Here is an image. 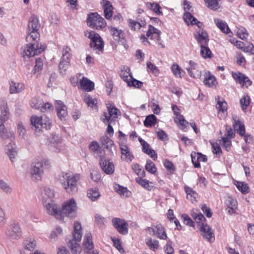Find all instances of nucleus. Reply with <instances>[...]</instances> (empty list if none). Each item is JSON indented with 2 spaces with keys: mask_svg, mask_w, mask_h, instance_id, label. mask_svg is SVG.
<instances>
[{
  "mask_svg": "<svg viewBox=\"0 0 254 254\" xmlns=\"http://www.w3.org/2000/svg\"><path fill=\"white\" fill-rule=\"evenodd\" d=\"M87 196L92 201H95L100 196V193L97 189H90L87 191Z\"/></svg>",
  "mask_w": 254,
  "mask_h": 254,
  "instance_id": "4c0bfd02",
  "label": "nucleus"
},
{
  "mask_svg": "<svg viewBox=\"0 0 254 254\" xmlns=\"http://www.w3.org/2000/svg\"><path fill=\"white\" fill-rule=\"evenodd\" d=\"M232 75L233 78L236 82H238L240 84H242L243 86H245L246 88H248L252 84V81L250 80L249 77L241 72H232Z\"/></svg>",
  "mask_w": 254,
  "mask_h": 254,
  "instance_id": "aec40b11",
  "label": "nucleus"
},
{
  "mask_svg": "<svg viewBox=\"0 0 254 254\" xmlns=\"http://www.w3.org/2000/svg\"><path fill=\"white\" fill-rule=\"evenodd\" d=\"M121 153V159L127 163L131 162L134 158V155L128 146L124 142H119Z\"/></svg>",
  "mask_w": 254,
  "mask_h": 254,
  "instance_id": "dca6fc26",
  "label": "nucleus"
},
{
  "mask_svg": "<svg viewBox=\"0 0 254 254\" xmlns=\"http://www.w3.org/2000/svg\"><path fill=\"white\" fill-rule=\"evenodd\" d=\"M82 236L81 224L76 222L74 225L72 239L68 243V246L70 248L72 254H80L82 250L79 243L81 241Z\"/></svg>",
  "mask_w": 254,
  "mask_h": 254,
  "instance_id": "20e7f679",
  "label": "nucleus"
},
{
  "mask_svg": "<svg viewBox=\"0 0 254 254\" xmlns=\"http://www.w3.org/2000/svg\"><path fill=\"white\" fill-rule=\"evenodd\" d=\"M154 234L160 239L166 240L167 236L165 231L164 228L160 224H158L155 226Z\"/></svg>",
  "mask_w": 254,
  "mask_h": 254,
  "instance_id": "2f4dec72",
  "label": "nucleus"
},
{
  "mask_svg": "<svg viewBox=\"0 0 254 254\" xmlns=\"http://www.w3.org/2000/svg\"><path fill=\"white\" fill-rule=\"evenodd\" d=\"M5 235L13 240L19 239L21 235V231L19 223L15 221L8 225L5 231Z\"/></svg>",
  "mask_w": 254,
  "mask_h": 254,
  "instance_id": "1a4fd4ad",
  "label": "nucleus"
},
{
  "mask_svg": "<svg viewBox=\"0 0 254 254\" xmlns=\"http://www.w3.org/2000/svg\"><path fill=\"white\" fill-rule=\"evenodd\" d=\"M31 128L35 130V133L39 136L42 132V129H50L51 126V121L46 116L38 117L32 116L30 118Z\"/></svg>",
  "mask_w": 254,
  "mask_h": 254,
  "instance_id": "39448f33",
  "label": "nucleus"
},
{
  "mask_svg": "<svg viewBox=\"0 0 254 254\" xmlns=\"http://www.w3.org/2000/svg\"><path fill=\"white\" fill-rule=\"evenodd\" d=\"M115 189L116 191L121 195L125 196L126 197L128 196L131 193L130 191L127 190L126 188L123 187L120 185H117L115 187Z\"/></svg>",
  "mask_w": 254,
  "mask_h": 254,
  "instance_id": "3c124183",
  "label": "nucleus"
},
{
  "mask_svg": "<svg viewBox=\"0 0 254 254\" xmlns=\"http://www.w3.org/2000/svg\"><path fill=\"white\" fill-rule=\"evenodd\" d=\"M100 165L102 170L108 175L112 174L115 170L114 165L112 161L104 156H101Z\"/></svg>",
  "mask_w": 254,
  "mask_h": 254,
  "instance_id": "a211bd4d",
  "label": "nucleus"
},
{
  "mask_svg": "<svg viewBox=\"0 0 254 254\" xmlns=\"http://www.w3.org/2000/svg\"><path fill=\"white\" fill-rule=\"evenodd\" d=\"M112 221L113 226L119 233L122 235H127L128 233V224L125 220L119 218H114Z\"/></svg>",
  "mask_w": 254,
  "mask_h": 254,
  "instance_id": "4468645a",
  "label": "nucleus"
},
{
  "mask_svg": "<svg viewBox=\"0 0 254 254\" xmlns=\"http://www.w3.org/2000/svg\"><path fill=\"white\" fill-rule=\"evenodd\" d=\"M214 22L217 26L223 33L228 34L230 32V30L227 23L220 19H215Z\"/></svg>",
  "mask_w": 254,
  "mask_h": 254,
  "instance_id": "c9c22d12",
  "label": "nucleus"
},
{
  "mask_svg": "<svg viewBox=\"0 0 254 254\" xmlns=\"http://www.w3.org/2000/svg\"><path fill=\"white\" fill-rule=\"evenodd\" d=\"M145 24V21H141V23L136 21L135 20H129V25L132 30H138L142 26H144Z\"/></svg>",
  "mask_w": 254,
  "mask_h": 254,
  "instance_id": "5fc2aeb1",
  "label": "nucleus"
},
{
  "mask_svg": "<svg viewBox=\"0 0 254 254\" xmlns=\"http://www.w3.org/2000/svg\"><path fill=\"white\" fill-rule=\"evenodd\" d=\"M0 137L5 143L7 141L10 142L5 146V150L11 161L13 162L17 154L15 144L12 143L15 138L13 132L6 128L4 126H0Z\"/></svg>",
  "mask_w": 254,
  "mask_h": 254,
  "instance_id": "7ed1b4c3",
  "label": "nucleus"
},
{
  "mask_svg": "<svg viewBox=\"0 0 254 254\" xmlns=\"http://www.w3.org/2000/svg\"><path fill=\"white\" fill-rule=\"evenodd\" d=\"M189 64L190 67L186 68V69L187 70L189 75L192 77H200L201 76V72L197 69V64L193 61H190L189 62Z\"/></svg>",
  "mask_w": 254,
  "mask_h": 254,
  "instance_id": "bb28decb",
  "label": "nucleus"
},
{
  "mask_svg": "<svg viewBox=\"0 0 254 254\" xmlns=\"http://www.w3.org/2000/svg\"><path fill=\"white\" fill-rule=\"evenodd\" d=\"M194 36L200 46L208 45L209 39L208 34L205 30L200 29L196 31Z\"/></svg>",
  "mask_w": 254,
  "mask_h": 254,
  "instance_id": "412c9836",
  "label": "nucleus"
},
{
  "mask_svg": "<svg viewBox=\"0 0 254 254\" xmlns=\"http://www.w3.org/2000/svg\"><path fill=\"white\" fill-rule=\"evenodd\" d=\"M206 6L212 10H217L219 8L218 0H204Z\"/></svg>",
  "mask_w": 254,
  "mask_h": 254,
  "instance_id": "603ef678",
  "label": "nucleus"
},
{
  "mask_svg": "<svg viewBox=\"0 0 254 254\" xmlns=\"http://www.w3.org/2000/svg\"><path fill=\"white\" fill-rule=\"evenodd\" d=\"M136 182L144 189L149 190H151L153 187L152 185L153 183L146 179L139 178L136 179Z\"/></svg>",
  "mask_w": 254,
  "mask_h": 254,
  "instance_id": "a18cd8bd",
  "label": "nucleus"
},
{
  "mask_svg": "<svg viewBox=\"0 0 254 254\" xmlns=\"http://www.w3.org/2000/svg\"><path fill=\"white\" fill-rule=\"evenodd\" d=\"M174 74L177 77H182V73H184L178 64H173L172 68Z\"/></svg>",
  "mask_w": 254,
  "mask_h": 254,
  "instance_id": "774afa93",
  "label": "nucleus"
},
{
  "mask_svg": "<svg viewBox=\"0 0 254 254\" xmlns=\"http://www.w3.org/2000/svg\"><path fill=\"white\" fill-rule=\"evenodd\" d=\"M172 109L174 112V114L177 116L174 119L175 122L177 123L180 129L185 130L189 125L188 122L185 119L183 115L180 114L179 112V109L177 106L175 105H173Z\"/></svg>",
  "mask_w": 254,
  "mask_h": 254,
  "instance_id": "f3484780",
  "label": "nucleus"
},
{
  "mask_svg": "<svg viewBox=\"0 0 254 254\" xmlns=\"http://www.w3.org/2000/svg\"><path fill=\"white\" fill-rule=\"evenodd\" d=\"M161 33V32L159 30L155 28L153 26L149 25L148 31L146 33V36L150 37L151 39H153L157 41H160Z\"/></svg>",
  "mask_w": 254,
  "mask_h": 254,
  "instance_id": "cd10ccee",
  "label": "nucleus"
},
{
  "mask_svg": "<svg viewBox=\"0 0 254 254\" xmlns=\"http://www.w3.org/2000/svg\"><path fill=\"white\" fill-rule=\"evenodd\" d=\"M23 245L25 249L32 251L36 247V242L34 239L29 238L24 241Z\"/></svg>",
  "mask_w": 254,
  "mask_h": 254,
  "instance_id": "72a5a7b5",
  "label": "nucleus"
},
{
  "mask_svg": "<svg viewBox=\"0 0 254 254\" xmlns=\"http://www.w3.org/2000/svg\"><path fill=\"white\" fill-rule=\"evenodd\" d=\"M236 186L242 193L245 194L249 192V187L247 184L244 182H237Z\"/></svg>",
  "mask_w": 254,
  "mask_h": 254,
  "instance_id": "6e6d98bb",
  "label": "nucleus"
},
{
  "mask_svg": "<svg viewBox=\"0 0 254 254\" xmlns=\"http://www.w3.org/2000/svg\"><path fill=\"white\" fill-rule=\"evenodd\" d=\"M234 128L241 136L244 135L245 133V126L243 124H241L239 120H235L233 124Z\"/></svg>",
  "mask_w": 254,
  "mask_h": 254,
  "instance_id": "ea45409f",
  "label": "nucleus"
},
{
  "mask_svg": "<svg viewBox=\"0 0 254 254\" xmlns=\"http://www.w3.org/2000/svg\"><path fill=\"white\" fill-rule=\"evenodd\" d=\"M87 23L91 28L97 30L101 29L106 25L105 19L96 12L88 14Z\"/></svg>",
  "mask_w": 254,
  "mask_h": 254,
  "instance_id": "6e6552de",
  "label": "nucleus"
},
{
  "mask_svg": "<svg viewBox=\"0 0 254 254\" xmlns=\"http://www.w3.org/2000/svg\"><path fill=\"white\" fill-rule=\"evenodd\" d=\"M89 150L94 153L96 156L100 157L103 150L102 149L99 143L96 141H92L89 145Z\"/></svg>",
  "mask_w": 254,
  "mask_h": 254,
  "instance_id": "7c9ffc66",
  "label": "nucleus"
},
{
  "mask_svg": "<svg viewBox=\"0 0 254 254\" xmlns=\"http://www.w3.org/2000/svg\"><path fill=\"white\" fill-rule=\"evenodd\" d=\"M145 168L147 171L151 174H155L157 172L154 163L150 160L147 161Z\"/></svg>",
  "mask_w": 254,
  "mask_h": 254,
  "instance_id": "13d9d810",
  "label": "nucleus"
},
{
  "mask_svg": "<svg viewBox=\"0 0 254 254\" xmlns=\"http://www.w3.org/2000/svg\"><path fill=\"white\" fill-rule=\"evenodd\" d=\"M0 189L8 194H11L12 191V188L10 186L2 180H0Z\"/></svg>",
  "mask_w": 254,
  "mask_h": 254,
  "instance_id": "49530a36",
  "label": "nucleus"
},
{
  "mask_svg": "<svg viewBox=\"0 0 254 254\" xmlns=\"http://www.w3.org/2000/svg\"><path fill=\"white\" fill-rule=\"evenodd\" d=\"M70 65V61L61 59L59 65V69L61 73L63 75L65 74V71L69 67Z\"/></svg>",
  "mask_w": 254,
  "mask_h": 254,
  "instance_id": "58836bf2",
  "label": "nucleus"
},
{
  "mask_svg": "<svg viewBox=\"0 0 254 254\" xmlns=\"http://www.w3.org/2000/svg\"><path fill=\"white\" fill-rule=\"evenodd\" d=\"M216 108L218 110V117L220 119H224L227 114V103L222 97L217 96L216 98Z\"/></svg>",
  "mask_w": 254,
  "mask_h": 254,
  "instance_id": "ddd939ff",
  "label": "nucleus"
},
{
  "mask_svg": "<svg viewBox=\"0 0 254 254\" xmlns=\"http://www.w3.org/2000/svg\"><path fill=\"white\" fill-rule=\"evenodd\" d=\"M85 36L91 39L90 46L93 50L96 51L99 54L103 53L104 42L100 35L95 31L86 30L84 32Z\"/></svg>",
  "mask_w": 254,
  "mask_h": 254,
  "instance_id": "423d86ee",
  "label": "nucleus"
},
{
  "mask_svg": "<svg viewBox=\"0 0 254 254\" xmlns=\"http://www.w3.org/2000/svg\"><path fill=\"white\" fill-rule=\"evenodd\" d=\"M128 86L133 87L136 88H141L143 82L134 78L132 76L129 77V80L127 83Z\"/></svg>",
  "mask_w": 254,
  "mask_h": 254,
  "instance_id": "37998d69",
  "label": "nucleus"
},
{
  "mask_svg": "<svg viewBox=\"0 0 254 254\" xmlns=\"http://www.w3.org/2000/svg\"><path fill=\"white\" fill-rule=\"evenodd\" d=\"M201 235L203 238L209 242H211L212 239H214V235L211 228L207 224H202L200 226Z\"/></svg>",
  "mask_w": 254,
  "mask_h": 254,
  "instance_id": "a878e982",
  "label": "nucleus"
},
{
  "mask_svg": "<svg viewBox=\"0 0 254 254\" xmlns=\"http://www.w3.org/2000/svg\"><path fill=\"white\" fill-rule=\"evenodd\" d=\"M79 174L72 175L70 173L62 172L58 176V180L66 192L70 194L77 191V183L79 180Z\"/></svg>",
  "mask_w": 254,
  "mask_h": 254,
  "instance_id": "f03ea898",
  "label": "nucleus"
},
{
  "mask_svg": "<svg viewBox=\"0 0 254 254\" xmlns=\"http://www.w3.org/2000/svg\"><path fill=\"white\" fill-rule=\"evenodd\" d=\"M101 141L103 145L108 149L112 150L116 147L113 141L108 137L102 138Z\"/></svg>",
  "mask_w": 254,
  "mask_h": 254,
  "instance_id": "c03bdc74",
  "label": "nucleus"
},
{
  "mask_svg": "<svg viewBox=\"0 0 254 254\" xmlns=\"http://www.w3.org/2000/svg\"><path fill=\"white\" fill-rule=\"evenodd\" d=\"M71 50L68 46H64L62 50V56L61 59L63 60H66L70 61L71 58Z\"/></svg>",
  "mask_w": 254,
  "mask_h": 254,
  "instance_id": "8fccbe9b",
  "label": "nucleus"
},
{
  "mask_svg": "<svg viewBox=\"0 0 254 254\" xmlns=\"http://www.w3.org/2000/svg\"><path fill=\"white\" fill-rule=\"evenodd\" d=\"M54 196L55 193L53 190L49 188L45 187L43 194V203H44V200H47V198H49L50 200H51V199L54 197Z\"/></svg>",
  "mask_w": 254,
  "mask_h": 254,
  "instance_id": "79ce46f5",
  "label": "nucleus"
},
{
  "mask_svg": "<svg viewBox=\"0 0 254 254\" xmlns=\"http://www.w3.org/2000/svg\"><path fill=\"white\" fill-rule=\"evenodd\" d=\"M215 77L214 76L208 74L206 75L203 80L204 84L208 87H212L214 85V82L215 81Z\"/></svg>",
  "mask_w": 254,
  "mask_h": 254,
  "instance_id": "4d7b16f0",
  "label": "nucleus"
},
{
  "mask_svg": "<svg viewBox=\"0 0 254 254\" xmlns=\"http://www.w3.org/2000/svg\"><path fill=\"white\" fill-rule=\"evenodd\" d=\"M146 7L153 11L157 15L162 14V12L161 10V6L160 5L156 2H148L146 3Z\"/></svg>",
  "mask_w": 254,
  "mask_h": 254,
  "instance_id": "e433bc0d",
  "label": "nucleus"
},
{
  "mask_svg": "<svg viewBox=\"0 0 254 254\" xmlns=\"http://www.w3.org/2000/svg\"><path fill=\"white\" fill-rule=\"evenodd\" d=\"M138 141L142 146V151L146 154L150 156L153 160H156L157 158V155L154 150L150 147V145L140 137H138Z\"/></svg>",
  "mask_w": 254,
  "mask_h": 254,
  "instance_id": "5701e85b",
  "label": "nucleus"
},
{
  "mask_svg": "<svg viewBox=\"0 0 254 254\" xmlns=\"http://www.w3.org/2000/svg\"><path fill=\"white\" fill-rule=\"evenodd\" d=\"M83 246L84 254H99L96 251L93 250L94 244L90 233L85 234L83 239Z\"/></svg>",
  "mask_w": 254,
  "mask_h": 254,
  "instance_id": "9b49d317",
  "label": "nucleus"
},
{
  "mask_svg": "<svg viewBox=\"0 0 254 254\" xmlns=\"http://www.w3.org/2000/svg\"><path fill=\"white\" fill-rule=\"evenodd\" d=\"M83 100L88 106L91 107H93V106H95L97 103L96 100L93 99L91 96L87 94H86L84 96Z\"/></svg>",
  "mask_w": 254,
  "mask_h": 254,
  "instance_id": "680f3d73",
  "label": "nucleus"
},
{
  "mask_svg": "<svg viewBox=\"0 0 254 254\" xmlns=\"http://www.w3.org/2000/svg\"><path fill=\"white\" fill-rule=\"evenodd\" d=\"M43 204L48 214L54 216L57 219L61 220V213L57 204L54 203L52 200H44Z\"/></svg>",
  "mask_w": 254,
  "mask_h": 254,
  "instance_id": "f8f14e48",
  "label": "nucleus"
},
{
  "mask_svg": "<svg viewBox=\"0 0 254 254\" xmlns=\"http://www.w3.org/2000/svg\"><path fill=\"white\" fill-rule=\"evenodd\" d=\"M1 114L0 116V126H4V123L8 119L9 111L5 100H2L0 103Z\"/></svg>",
  "mask_w": 254,
  "mask_h": 254,
  "instance_id": "b1692460",
  "label": "nucleus"
},
{
  "mask_svg": "<svg viewBox=\"0 0 254 254\" xmlns=\"http://www.w3.org/2000/svg\"><path fill=\"white\" fill-rule=\"evenodd\" d=\"M182 218L183 220V223L189 226L193 227L194 226V222L192 220V219L189 217V216L186 214H183L181 215Z\"/></svg>",
  "mask_w": 254,
  "mask_h": 254,
  "instance_id": "69168bd1",
  "label": "nucleus"
},
{
  "mask_svg": "<svg viewBox=\"0 0 254 254\" xmlns=\"http://www.w3.org/2000/svg\"><path fill=\"white\" fill-rule=\"evenodd\" d=\"M184 189L187 194V199L190 200L191 202L196 201V198L198 196L196 192L188 186H185Z\"/></svg>",
  "mask_w": 254,
  "mask_h": 254,
  "instance_id": "473e14b6",
  "label": "nucleus"
},
{
  "mask_svg": "<svg viewBox=\"0 0 254 254\" xmlns=\"http://www.w3.org/2000/svg\"><path fill=\"white\" fill-rule=\"evenodd\" d=\"M211 52L207 45L200 46V55L204 59L211 58Z\"/></svg>",
  "mask_w": 254,
  "mask_h": 254,
  "instance_id": "09e8293b",
  "label": "nucleus"
},
{
  "mask_svg": "<svg viewBox=\"0 0 254 254\" xmlns=\"http://www.w3.org/2000/svg\"><path fill=\"white\" fill-rule=\"evenodd\" d=\"M109 29L113 39L116 41L121 42L125 47H126L127 44L124 36L123 31L114 27H109Z\"/></svg>",
  "mask_w": 254,
  "mask_h": 254,
  "instance_id": "6ab92c4d",
  "label": "nucleus"
},
{
  "mask_svg": "<svg viewBox=\"0 0 254 254\" xmlns=\"http://www.w3.org/2000/svg\"><path fill=\"white\" fill-rule=\"evenodd\" d=\"M157 118L153 114L147 116L144 121V125L146 127H151L156 123Z\"/></svg>",
  "mask_w": 254,
  "mask_h": 254,
  "instance_id": "a19ab883",
  "label": "nucleus"
},
{
  "mask_svg": "<svg viewBox=\"0 0 254 254\" xmlns=\"http://www.w3.org/2000/svg\"><path fill=\"white\" fill-rule=\"evenodd\" d=\"M146 244L149 248L153 251H155L159 247V242L156 240H152L151 238L146 239Z\"/></svg>",
  "mask_w": 254,
  "mask_h": 254,
  "instance_id": "de8ad7c7",
  "label": "nucleus"
},
{
  "mask_svg": "<svg viewBox=\"0 0 254 254\" xmlns=\"http://www.w3.org/2000/svg\"><path fill=\"white\" fill-rule=\"evenodd\" d=\"M60 213H61V220L64 219V216L69 218H73L76 216V206L74 199L71 198L64 203L62 208L60 210Z\"/></svg>",
  "mask_w": 254,
  "mask_h": 254,
  "instance_id": "0eeeda50",
  "label": "nucleus"
},
{
  "mask_svg": "<svg viewBox=\"0 0 254 254\" xmlns=\"http://www.w3.org/2000/svg\"><path fill=\"white\" fill-rule=\"evenodd\" d=\"M40 27V24L38 17L35 15L31 16L28 21L27 29L29 35L26 37V41L28 42L32 40V41L31 43L27 44L23 48L22 53L23 57H33L45 50L46 45L39 43L37 41V39L39 38L38 31Z\"/></svg>",
  "mask_w": 254,
  "mask_h": 254,
  "instance_id": "f257e3e1",
  "label": "nucleus"
},
{
  "mask_svg": "<svg viewBox=\"0 0 254 254\" xmlns=\"http://www.w3.org/2000/svg\"><path fill=\"white\" fill-rule=\"evenodd\" d=\"M43 66V60L41 58H37L36 59L35 65L33 70L34 73L39 72L42 70Z\"/></svg>",
  "mask_w": 254,
  "mask_h": 254,
  "instance_id": "0e129e2a",
  "label": "nucleus"
},
{
  "mask_svg": "<svg viewBox=\"0 0 254 254\" xmlns=\"http://www.w3.org/2000/svg\"><path fill=\"white\" fill-rule=\"evenodd\" d=\"M79 85V88L87 92H91L94 89V82L84 77L80 80Z\"/></svg>",
  "mask_w": 254,
  "mask_h": 254,
  "instance_id": "c85d7f7f",
  "label": "nucleus"
},
{
  "mask_svg": "<svg viewBox=\"0 0 254 254\" xmlns=\"http://www.w3.org/2000/svg\"><path fill=\"white\" fill-rule=\"evenodd\" d=\"M25 89V85L22 82L11 81L9 82V92L10 94H18Z\"/></svg>",
  "mask_w": 254,
  "mask_h": 254,
  "instance_id": "393cba45",
  "label": "nucleus"
},
{
  "mask_svg": "<svg viewBox=\"0 0 254 254\" xmlns=\"http://www.w3.org/2000/svg\"><path fill=\"white\" fill-rule=\"evenodd\" d=\"M104 16L107 19H110L113 16V6L110 1L103 0L102 2Z\"/></svg>",
  "mask_w": 254,
  "mask_h": 254,
  "instance_id": "c756f323",
  "label": "nucleus"
},
{
  "mask_svg": "<svg viewBox=\"0 0 254 254\" xmlns=\"http://www.w3.org/2000/svg\"><path fill=\"white\" fill-rule=\"evenodd\" d=\"M183 18L188 25L190 24L193 25L194 22L197 21V19L193 17L190 12H186L184 14Z\"/></svg>",
  "mask_w": 254,
  "mask_h": 254,
  "instance_id": "bf43d9fd",
  "label": "nucleus"
},
{
  "mask_svg": "<svg viewBox=\"0 0 254 254\" xmlns=\"http://www.w3.org/2000/svg\"><path fill=\"white\" fill-rule=\"evenodd\" d=\"M44 162L43 160L33 162L30 169L32 179L34 180H40L43 174V165Z\"/></svg>",
  "mask_w": 254,
  "mask_h": 254,
  "instance_id": "9d476101",
  "label": "nucleus"
},
{
  "mask_svg": "<svg viewBox=\"0 0 254 254\" xmlns=\"http://www.w3.org/2000/svg\"><path fill=\"white\" fill-rule=\"evenodd\" d=\"M120 75L121 78L127 83V81L129 80V77L132 76V74L128 66H123L121 69Z\"/></svg>",
  "mask_w": 254,
  "mask_h": 254,
  "instance_id": "f704fd0d",
  "label": "nucleus"
},
{
  "mask_svg": "<svg viewBox=\"0 0 254 254\" xmlns=\"http://www.w3.org/2000/svg\"><path fill=\"white\" fill-rule=\"evenodd\" d=\"M55 108L58 117L61 121L65 120L67 116V108L61 100L56 101Z\"/></svg>",
  "mask_w": 254,
  "mask_h": 254,
  "instance_id": "4be33fe9",
  "label": "nucleus"
},
{
  "mask_svg": "<svg viewBox=\"0 0 254 254\" xmlns=\"http://www.w3.org/2000/svg\"><path fill=\"white\" fill-rule=\"evenodd\" d=\"M199 156L198 153L193 152L191 153V158L192 163L193 164L195 168H200V165L199 163V159L198 157Z\"/></svg>",
  "mask_w": 254,
  "mask_h": 254,
  "instance_id": "e2e57ef3",
  "label": "nucleus"
},
{
  "mask_svg": "<svg viewBox=\"0 0 254 254\" xmlns=\"http://www.w3.org/2000/svg\"><path fill=\"white\" fill-rule=\"evenodd\" d=\"M107 108L109 112V116H107L106 113H104L105 118L102 119V121L106 123V122L114 121L118 118V116L121 115V112L113 104H109L107 105Z\"/></svg>",
  "mask_w": 254,
  "mask_h": 254,
  "instance_id": "2eb2a0df",
  "label": "nucleus"
},
{
  "mask_svg": "<svg viewBox=\"0 0 254 254\" xmlns=\"http://www.w3.org/2000/svg\"><path fill=\"white\" fill-rule=\"evenodd\" d=\"M237 33L238 36L242 39H245L247 38L248 36V33L246 30V29L243 27H241L240 28H239L237 31Z\"/></svg>",
  "mask_w": 254,
  "mask_h": 254,
  "instance_id": "338daca9",
  "label": "nucleus"
},
{
  "mask_svg": "<svg viewBox=\"0 0 254 254\" xmlns=\"http://www.w3.org/2000/svg\"><path fill=\"white\" fill-rule=\"evenodd\" d=\"M220 143L227 151H228L231 148V141L227 136H224L220 140Z\"/></svg>",
  "mask_w": 254,
  "mask_h": 254,
  "instance_id": "864d4df0",
  "label": "nucleus"
},
{
  "mask_svg": "<svg viewBox=\"0 0 254 254\" xmlns=\"http://www.w3.org/2000/svg\"><path fill=\"white\" fill-rule=\"evenodd\" d=\"M250 103V98L248 95H244L240 100V104L243 110L247 109Z\"/></svg>",
  "mask_w": 254,
  "mask_h": 254,
  "instance_id": "052dcab7",
  "label": "nucleus"
}]
</instances>
